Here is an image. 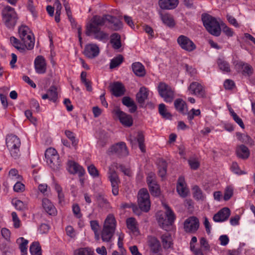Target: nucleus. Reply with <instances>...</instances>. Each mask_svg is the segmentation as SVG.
I'll return each instance as SVG.
<instances>
[{"label":"nucleus","instance_id":"18","mask_svg":"<svg viewBox=\"0 0 255 255\" xmlns=\"http://www.w3.org/2000/svg\"><path fill=\"white\" fill-rule=\"evenodd\" d=\"M148 246L151 252L157 254L161 249V245L159 240L155 237L149 236L147 238Z\"/></svg>","mask_w":255,"mask_h":255},{"label":"nucleus","instance_id":"42","mask_svg":"<svg viewBox=\"0 0 255 255\" xmlns=\"http://www.w3.org/2000/svg\"><path fill=\"white\" fill-rule=\"evenodd\" d=\"M30 252L32 255H42L39 243L33 242L30 247Z\"/></svg>","mask_w":255,"mask_h":255},{"label":"nucleus","instance_id":"61","mask_svg":"<svg viewBox=\"0 0 255 255\" xmlns=\"http://www.w3.org/2000/svg\"><path fill=\"white\" fill-rule=\"evenodd\" d=\"M231 169L234 173L237 174H243L246 173L245 172L240 169L239 167L236 162H233L232 163Z\"/></svg>","mask_w":255,"mask_h":255},{"label":"nucleus","instance_id":"20","mask_svg":"<svg viewBox=\"0 0 255 255\" xmlns=\"http://www.w3.org/2000/svg\"><path fill=\"white\" fill-rule=\"evenodd\" d=\"M35 69L37 73L43 74L46 70V63L45 59L42 56H38L34 61Z\"/></svg>","mask_w":255,"mask_h":255},{"label":"nucleus","instance_id":"19","mask_svg":"<svg viewBox=\"0 0 255 255\" xmlns=\"http://www.w3.org/2000/svg\"><path fill=\"white\" fill-rule=\"evenodd\" d=\"M230 214V210L228 208H223L214 215L213 220L216 222H224L229 218Z\"/></svg>","mask_w":255,"mask_h":255},{"label":"nucleus","instance_id":"5","mask_svg":"<svg viewBox=\"0 0 255 255\" xmlns=\"http://www.w3.org/2000/svg\"><path fill=\"white\" fill-rule=\"evenodd\" d=\"M107 154L109 156L116 155L119 158H122L128 154V151L126 143L120 142L111 146L107 151Z\"/></svg>","mask_w":255,"mask_h":255},{"label":"nucleus","instance_id":"62","mask_svg":"<svg viewBox=\"0 0 255 255\" xmlns=\"http://www.w3.org/2000/svg\"><path fill=\"white\" fill-rule=\"evenodd\" d=\"M72 210L76 217L80 218L82 217V214L80 213V207L77 204H75L73 205Z\"/></svg>","mask_w":255,"mask_h":255},{"label":"nucleus","instance_id":"13","mask_svg":"<svg viewBox=\"0 0 255 255\" xmlns=\"http://www.w3.org/2000/svg\"><path fill=\"white\" fill-rule=\"evenodd\" d=\"M177 42L182 49L187 51H192L196 48L194 43L188 37L184 35L179 36L177 38Z\"/></svg>","mask_w":255,"mask_h":255},{"label":"nucleus","instance_id":"25","mask_svg":"<svg viewBox=\"0 0 255 255\" xmlns=\"http://www.w3.org/2000/svg\"><path fill=\"white\" fill-rule=\"evenodd\" d=\"M69 171L72 174L78 173L80 177L84 175L85 170L82 166L74 161H70L68 162Z\"/></svg>","mask_w":255,"mask_h":255},{"label":"nucleus","instance_id":"43","mask_svg":"<svg viewBox=\"0 0 255 255\" xmlns=\"http://www.w3.org/2000/svg\"><path fill=\"white\" fill-rule=\"evenodd\" d=\"M167 171V163L165 161L161 160L158 162V174L162 178L166 175Z\"/></svg>","mask_w":255,"mask_h":255},{"label":"nucleus","instance_id":"26","mask_svg":"<svg viewBox=\"0 0 255 255\" xmlns=\"http://www.w3.org/2000/svg\"><path fill=\"white\" fill-rule=\"evenodd\" d=\"M236 152L238 157L244 159H247L250 154V150L244 144L237 146Z\"/></svg>","mask_w":255,"mask_h":255},{"label":"nucleus","instance_id":"29","mask_svg":"<svg viewBox=\"0 0 255 255\" xmlns=\"http://www.w3.org/2000/svg\"><path fill=\"white\" fill-rule=\"evenodd\" d=\"M122 103L124 105L129 108V112L133 113L137 110V106L134 101L129 97L125 96L122 99Z\"/></svg>","mask_w":255,"mask_h":255},{"label":"nucleus","instance_id":"63","mask_svg":"<svg viewBox=\"0 0 255 255\" xmlns=\"http://www.w3.org/2000/svg\"><path fill=\"white\" fill-rule=\"evenodd\" d=\"M88 171L89 173L94 177L98 176L99 172L95 166L92 164L88 167Z\"/></svg>","mask_w":255,"mask_h":255},{"label":"nucleus","instance_id":"55","mask_svg":"<svg viewBox=\"0 0 255 255\" xmlns=\"http://www.w3.org/2000/svg\"><path fill=\"white\" fill-rule=\"evenodd\" d=\"M127 225L129 229L134 231L136 229L135 220L133 218H129L127 220Z\"/></svg>","mask_w":255,"mask_h":255},{"label":"nucleus","instance_id":"56","mask_svg":"<svg viewBox=\"0 0 255 255\" xmlns=\"http://www.w3.org/2000/svg\"><path fill=\"white\" fill-rule=\"evenodd\" d=\"M188 163L191 168L193 170L197 169L200 166V162L196 159H189Z\"/></svg>","mask_w":255,"mask_h":255},{"label":"nucleus","instance_id":"60","mask_svg":"<svg viewBox=\"0 0 255 255\" xmlns=\"http://www.w3.org/2000/svg\"><path fill=\"white\" fill-rule=\"evenodd\" d=\"M11 216L12 218V221L13 222L14 227L15 228H18L20 226V221L18 219L17 214L15 212H13L11 213Z\"/></svg>","mask_w":255,"mask_h":255},{"label":"nucleus","instance_id":"52","mask_svg":"<svg viewBox=\"0 0 255 255\" xmlns=\"http://www.w3.org/2000/svg\"><path fill=\"white\" fill-rule=\"evenodd\" d=\"M65 133L67 137L72 141V145L76 146L77 144V141L75 139L74 133L71 131L68 130H65Z\"/></svg>","mask_w":255,"mask_h":255},{"label":"nucleus","instance_id":"59","mask_svg":"<svg viewBox=\"0 0 255 255\" xmlns=\"http://www.w3.org/2000/svg\"><path fill=\"white\" fill-rule=\"evenodd\" d=\"M146 182L148 185H151L153 183L157 182L155 174L153 172L149 173L146 178Z\"/></svg>","mask_w":255,"mask_h":255},{"label":"nucleus","instance_id":"2","mask_svg":"<svg viewBox=\"0 0 255 255\" xmlns=\"http://www.w3.org/2000/svg\"><path fill=\"white\" fill-rule=\"evenodd\" d=\"M116 220L113 215H109L105 221L102 232V239L104 242L111 241L115 231Z\"/></svg>","mask_w":255,"mask_h":255},{"label":"nucleus","instance_id":"44","mask_svg":"<svg viewBox=\"0 0 255 255\" xmlns=\"http://www.w3.org/2000/svg\"><path fill=\"white\" fill-rule=\"evenodd\" d=\"M218 66L220 70L226 72H230L231 71L229 64L226 61L222 59L218 60Z\"/></svg>","mask_w":255,"mask_h":255},{"label":"nucleus","instance_id":"9","mask_svg":"<svg viewBox=\"0 0 255 255\" xmlns=\"http://www.w3.org/2000/svg\"><path fill=\"white\" fill-rule=\"evenodd\" d=\"M112 113L119 120L121 123L124 126L130 127L133 124V119L131 115L121 111L120 107L116 106L113 110Z\"/></svg>","mask_w":255,"mask_h":255},{"label":"nucleus","instance_id":"54","mask_svg":"<svg viewBox=\"0 0 255 255\" xmlns=\"http://www.w3.org/2000/svg\"><path fill=\"white\" fill-rule=\"evenodd\" d=\"M17 180L13 187V190L16 192H22L24 191L25 186L22 183Z\"/></svg>","mask_w":255,"mask_h":255},{"label":"nucleus","instance_id":"36","mask_svg":"<svg viewBox=\"0 0 255 255\" xmlns=\"http://www.w3.org/2000/svg\"><path fill=\"white\" fill-rule=\"evenodd\" d=\"M10 41L11 44L20 51H23L26 49L25 44L14 36H11L10 38Z\"/></svg>","mask_w":255,"mask_h":255},{"label":"nucleus","instance_id":"58","mask_svg":"<svg viewBox=\"0 0 255 255\" xmlns=\"http://www.w3.org/2000/svg\"><path fill=\"white\" fill-rule=\"evenodd\" d=\"M12 203L16 209L18 210H22L26 208L25 205L20 200H15L14 201L13 200Z\"/></svg>","mask_w":255,"mask_h":255},{"label":"nucleus","instance_id":"49","mask_svg":"<svg viewBox=\"0 0 255 255\" xmlns=\"http://www.w3.org/2000/svg\"><path fill=\"white\" fill-rule=\"evenodd\" d=\"M75 255H93V252L88 248H80L75 251Z\"/></svg>","mask_w":255,"mask_h":255},{"label":"nucleus","instance_id":"30","mask_svg":"<svg viewBox=\"0 0 255 255\" xmlns=\"http://www.w3.org/2000/svg\"><path fill=\"white\" fill-rule=\"evenodd\" d=\"M133 73L138 77H143L146 72L144 66L139 62H135L132 64Z\"/></svg>","mask_w":255,"mask_h":255},{"label":"nucleus","instance_id":"46","mask_svg":"<svg viewBox=\"0 0 255 255\" xmlns=\"http://www.w3.org/2000/svg\"><path fill=\"white\" fill-rule=\"evenodd\" d=\"M148 185L151 195L154 196H158L159 195L160 193V187L157 182L153 183L151 185Z\"/></svg>","mask_w":255,"mask_h":255},{"label":"nucleus","instance_id":"8","mask_svg":"<svg viewBox=\"0 0 255 255\" xmlns=\"http://www.w3.org/2000/svg\"><path fill=\"white\" fill-rule=\"evenodd\" d=\"M138 205L140 210L148 212L150 207L149 195L145 188L140 189L138 193Z\"/></svg>","mask_w":255,"mask_h":255},{"label":"nucleus","instance_id":"14","mask_svg":"<svg viewBox=\"0 0 255 255\" xmlns=\"http://www.w3.org/2000/svg\"><path fill=\"white\" fill-rule=\"evenodd\" d=\"M188 90L191 94L195 95L202 98L206 97L204 88L201 84L197 82H192L188 87Z\"/></svg>","mask_w":255,"mask_h":255},{"label":"nucleus","instance_id":"48","mask_svg":"<svg viewBox=\"0 0 255 255\" xmlns=\"http://www.w3.org/2000/svg\"><path fill=\"white\" fill-rule=\"evenodd\" d=\"M18 32L19 34L20 38L21 39V41H24V35H27V34L31 32L29 30V28L27 26L25 25H22L19 28Z\"/></svg>","mask_w":255,"mask_h":255},{"label":"nucleus","instance_id":"57","mask_svg":"<svg viewBox=\"0 0 255 255\" xmlns=\"http://www.w3.org/2000/svg\"><path fill=\"white\" fill-rule=\"evenodd\" d=\"M64 6H65V9H66V13H67V16H68V18L70 20V22H72V23L73 22H75L74 19H73V17H72V12H71V10L70 9V6L68 5V2L65 1L64 2Z\"/></svg>","mask_w":255,"mask_h":255},{"label":"nucleus","instance_id":"6","mask_svg":"<svg viewBox=\"0 0 255 255\" xmlns=\"http://www.w3.org/2000/svg\"><path fill=\"white\" fill-rule=\"evenodd\" d=\"M160 96L166 102L171 103L174 99V92L170 86L164 82H160L157 86Z\"/></svg>","mask_w":255,"mask_h":255},{"label":"nucleus","instance_id":"45","mask_svg":"<svg viewBox=\"0 0 255 255\" xmlns=\"http://www.w3.org/2000/svg\"><path fill=\"white\" fill-rule=\"evenodd\" d=\"M193 195L194 197L197 200H203L204 197L201 189L197 185L193 187Z\"/></svg>","mask_w":255,"mask_h":255},{"label":"nucleus","instance_id":"31","mask_svg":"<svg viewBox=\"0 0 255 255\" xmlns=\"http://www.w3.org/2000/svg\"><path fill=\"white\" fill-rule=\"evenodd\" d=\"M174 107L179 112L185 115L187 112V106L186 103L181 99H177L174 101Z\"/></svg>","mask_w":255,"mask_h":255},{"label":"nucleus","instance_id":"12","mask_svg":"<svg viewBox=\"0 0 255 255\" xmlns=\"http://www.w3.org/2000/svg\"><path fill=\"white\" fill-rule=\"evenodd\" d=\"M199 227V221L197 218L192 216L187 219L184 223V229L187 233L195 232Z\"/></svg>","mask_w":255,"mask_h":255},{"label":"nucleus","instance_id":"40","mask_svg":"<svg viewBox=\"0 0 255 255\" xmlns=\"http://www.w3.org/2000/svg\"><path fill=\"white\" fill-rule=\"evenodd\" d=\"M57 88L55 86H52L47 91V93L49 95V100L54 102H56L58 99Z\"/></svg>","mask_w":255,"mask_h":255},{"label":"nucleus","instance_id":"50","mask_svg":"<svg viewBox=\"0 0 255 255\" xmlns=\"http://www.w3.org/2000/svg\"><path fill=\"white\" fill-rule=\"evenodd\" d=\"M21 240L23 241L20 244L19 249H20L22 255H26L27 254V245L28 244V241L24 240L23 238H20Z\"/></svg>","mask_w":255,"mask_h":255},{"label":"nucleus","instance_id":"32","mask_svg":"<svg viewBox=\"0 0 255 255\" xmlns=\"http://www.w3.org/2000/svg\"><path fill=\"white\" fill-rule=\"evenodd\" d=\"M96 201L98 207L101 208H108L110 207L109 202L105 198V196L101 193H99L96 195Z\"/></svg>","mask_w":255,"mask_h":255},{"label":"nucleus","instance_id":"28","mask_svg":"<svg viewBox=\"0 0 255 255\" xmlns=\"http://www.w3.org/2000/svg\"><path fill=\"white\" fill-rule=\"evenodd\" d=\"M161 19L163 23L170 27L175 25V22L172 15L168 13H163L161 11H159Z\"/></svg>","mask_w":255,"mask_h":255},{"label":"nucleus","instance_id":"53","mask_svg":"<svg viewBox=\"0 0 255 255\" xmlns=\"http://www.w3.org/2000/svg\"><path fill=\"white\" fill-rule=\"evenodd\" d=\"M221 27H222L223 32L228 36H232L234 33L233 31L230 27H228L224 23H221Z\"/></svg>","mask_w":255,"mask_h":255},{"label":"nucleus","instance_id":"41","mask_svg":"<svg viewBox=\"0 0 255 255\" xmlns=\"http://www.w3.org/2000/svg\"><path fill=\"white\" fill-rule=\"evenodd\" d=\"M124 59L123 56L121 54H119L117 56L111 60L110 68L111 69H114L119 66L124 61Z\"/></svg>","mask_w":255,"mask_h":255},{"label":"nucleus","instance_id":"51","mask_svg":"<svg viewBox=\"0 0 255 255\" xmlns=\"http://www.w3.org/2000/svg\"><path fill=\"white\" fill-rule=\"evenodd\" d=\"M233 189L232 187H227L226 188L224 195V199L225 201L229 200L233 196Z\"/></svg>","mask_w":255,"mask_h":255},{"label":"nucleus","instance_id":"17","mask_svg":"<svg viewBox=\"0 0 255 255\" xmlns=\"http://www.w3.org/2000/svg\"><path fill=\"white\" fill-rule=\"evenodd\" d=\"M100 52L99 47L96 44H89L86 45L84 54L88 58L93 59L97 57Z\"/></svg>","mask_w":255,"mask_h":255},{"label":"nucleus","instance_id":"23","mask_svg":"<svg viewBox=\"0 0 255 255\" xmlns=\"http://www.w3.org/2000/svg\"><path fill=\"white\" fill-rule=\"evenodd\" d=\"M235 67L237 69L243 70L242 74L243 75L251 76L253 73L254 70L252 66L243 61H237Z\"/></svg>","mask_w":255,"mask_h":255},{"label":"nucleus","instance_id":"21","mask_svg":"<svg viewBox=\"0 0 255 255\" xmlns=\"http://www.w3.org/2000/svg\"><path fill=\"white\" fill-rule=\"evenodd\" d=\"M148 96V90L145 87H142L140 88L138 92L136 94V100L139 106L143 107L145 101Z\"/></svg>","mask_w":255,"mask_h":255},{"label":"nucleus","instance_id":"64","mask_svg":"<svg viewBox=\"0 0 255 255\" xmlns=\"http://www.w3.org/2000/svg\"><path fill=\"white\" fill-rule=\"evenodd\" d=\"M235 86V83L233 80L227 79L224 83L225 88L227 90H231Z\"/></svg>","mask_w":255,"mask_h":255},{"label":"nucleus","instance_id":"22","mask_svg":"<svg viewBox=\"0 0 255 255\" xmlns=\"http://www.w3.org/2000/svg\"><path fill=\"white\" fill-rule=\"evenodd\" d=\"M177 191L178 194L182 197H185L187 196L189 190L186 187L184 178L182 176L179 177L176 186Z\"/></svg>","mask_w":255,"mask_h":255},{"label":"nucleus","instance_id":"47","mask_svg":"<svg viewBox=\"0 0 255 255\" xmlns=\"http://www.w3.org/2000/svg\"><path fill=\"white\" fill-rule=\"evenodd\" d=\"M137 141L140 149L142 152L145 151V145L144 143V136L142 131H138L137 137Z\"/></svg>","mask_w":255,"mask_h":255},{"label":"nucleus","instance_id":"39","mask_svg":"<svg viewBox=\"0 0 255 255\" xmlns=\"http://www.w3.org/2000/svg\"><path fill=\"white\" fill-rule=\"evenodd\" d=\"M161 239L164 249H168L170 248L172 243L171 237L170 234L166 233L162 235L161 237Z\"/></svg>","mask_w":255,"mask_h":255},{"label":"nucleus","instance_id":"24","mask_svg":"<svg viewBox=\"0 0 255 255\" xmlns=\"http://www.w3.org/2000/svg\"><path fill=\"white\" fill-rule=\"evenodd\" d=\"M178 4V0H159L158 5L162 9H172Z\"/></svg>","mask_w":255,"mask_h":255},{"label":"nucleus","instance_id":"1","mask_svg":"<svg viewBox=\"0 0 255 255\" xmlns=\"http://www.w3.org/2000/svg\"><path fill=\"white\" fill-rule=\"evenodd\" d=\"M202 20L206 30L212 35L219 36L221 32L219 22L214 17L207 13L202 15Z\"/></svg>","mask_w":255,"mask_h":255},{"label":"nucleus","instance_id":"34","mask_svg":"<svg viewBox=\"0 0 255 255\" xmlns=\"http://www.w3.org/2000/svg\"><path fill=\"white\" fill-rule=\"evenodd\" d=\"M107 21L113 24V29L115 30H118L122 27V22L116 17L110 15H107Z\"/></svg>","mask_w":255,"mask_h":255},{"label":"nucleus","instance_id":"35","mask_svg":"<svg viewBox=\"0 0 255 255\" xmlns=\"http://www.w3.org/2000/svg\"><path fill=\"white\" fill-rule=\"evenodd\" d=\"M32 34L30 32L27 35H24V41H21L25 44L26 48L27 50H31L33 49L34 45V38L32 37Z\"/></svg>","mask_w":255,"mask_h":255},{"label":"nucleus","instance_id":"4","mask_svg":"<svg viewBox=\"0 0 255 255\" xmlns=\"http://www.w3.org/2000/svg\"><path fill=\"white\" fill-rule=\"evenodd\" d=\"M6 144L12 156L16 158L20 155L19 147L21 143L17 136L13 134L8 135L6 138Z\"/></svg>","mask_w":255,"mask_h":255},{"label":"nucleus","instance_id":"10","mask_svg":"<svg viewBox=\"0 0 255 255\" xmlns=\"http://www.w3.org/2000/svg\"><path fill=\"white\" fill-rule=\"evenodd\" d=\"M166 211V216L167 220L164 219L163 217H160L158 219V224L159 226L165 230L167 231L168 227L172 225L175 219L174 213L168 205H165Z\"/></svg>","mask_w":255,"mask_h":255},{"label":"nucleus","instance_id":"33","mask_svg":"<svg viewBox=\"0 0 255 255\" xmlns=\"http://www.w3.org/2000/svg\"><path fill=\"white\" fill-rule=\"evenodd\" d=\"M110 42L114 49H119L122 46L120 35L117 33L112 34L111 36Z\"/></svg>","mask_w":255,"mask_h":255},{"label":"nucleus","instance_id":"16","mask_svg":"<svg viewBox=\"0 0 255 255\" xmlns=\"http://www.w3.org/2000/svg\"><path fill=\"white\" fill-rule=\"evenodd\" d=\"M109 89L112 94L117 97L124 95L126 92L125 86L120 82H116L111 84L109 86Z\"/></svg>","mask_w":255,"mask_h":255},{"label":"nucleus","instance_id":"7","mask_svg":"<svg viewBox=\"0 0 255 255\" xmlns=\"http://www.w3.org/2000/svg\"><path fill=\"white\" fill-rule=\"evenodd\" d=\"M45 156L47 159V162L51 168L56 170L60 168V162L59 159V155L54 148L52 147L48 148L45 151Z\"/></svg>","mask_w":255,"mask_h":255},{"label":"nucleus","instance_id":"38","mask_svg":"<svg viewBox=\"0 0 255 255\" xmlns=\"http://www.w3.org/2000/svg\"><path fill=\"white\" fill-rule=\"evenodd\" d=\"M236 135L238 139L241 142L251 145H253L254 144V141L249 135L242 134L240 132H237Z\"/></svg>","mask_w":255,"mask_h":255},{"label":"nucleus","instance_id":"3","mask_svg":"<svg viewBox=\"0 0 255 255\" xmlns=\"http://www.w3.org/2000/svg\"><path fill=\"white\" fill-rule=\"evenodd\" d=\"M1 14L2 19L5 25L9 28H13L18 19V16L14 9L7 5L2 9Z\"/></svg>","mask_w":255,"mask_h":255},{"label":"nucleus","instance_id":"15","mask_svg":"<svg viewBox=\"0 0 255 255\" xmlns=\"http://www.w3.org/2000/svg\"><path fill=\"white\" fill-rule=\"evenodd\" d=\"M109 178L111 183L113 194L115 196L118 195L119 184L120 183V180L117 173L115 170H110Z\"/></svg>","mask_w":255,"mask_h":255},{"label":"nucleus","instance_id":"27","mask_svg":"<svg viewBox=\"0 0 255 255\" xmlns=\"http://www.w3.org/2000/svg\"><path fill=\"white\" fill-rule=\"evenodd\" d=\"M42 206L45 211L50 215L55 216L57 214V210L51 201L44 198L42 200Z\"/></svg>","mask_w":255,"mask_h":255},{"label":"nucleus","instance_id":"37","mask_svg":"<svg viewBox=\"0 0 255 255\" xmlns=\"http://www.w3.org/2000/svg\"><path fill=\"white\" fill-rule=\"evenodd\" d=\"M92 33L94 34L95 38L100 40L107 39L108 37V34L101 31V29H92L90 32V36Z\"/></svg>","mask_w":255,"mask_h":255},{"label":"nucleus","instance_id":"11","mask_svg":"<svg viewBox=\"0 0 255 255\" xmlns=\"http://www.w3.org/2000/svg\"><path fill=\"white\" fill-rule=\"evenodd\" d=\"M107 21L106 14L103 16L95 15L91 20V23L87 26L86 34L90 36V32L92 29H101V26H103Z\"/></svg>","mask_w":255,"mask_h":255}]
</instances>
